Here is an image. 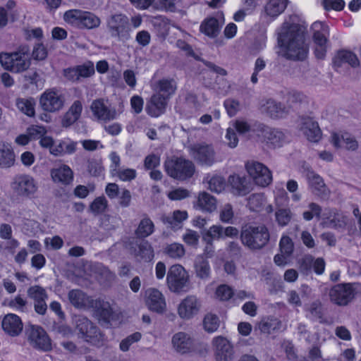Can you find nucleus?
Segmentation results:
<instances>
[{
  "mask_svg": "<svg viewBox=\"0 0 361 361\" xmlns=\"http://www.w3.org/2000/svg\"><path fill=\"white\" fill-rule=\"evenodd\" d=\"M306 26L298 16H291L277 30L279 54L290 60H303L308 54Z\"/></svg>",
  "mask_w": 361,
  "mask_h": 361,
  "instance_id": "obj_1",
  "label": "nucleus"
},
{
  "mask_svg": "<svg viewBox=\"0 0 361 361\" xmlns=\"http://www.w3.org/2000/svg\"><path fill=\"white\" fill-rule=\"evenodd\" d=\"M176 88V82L173 79L163 78L155 82L152 86L154 94L146 107L148 114L153 117L162 114Z\"/></svg>",
  "mask_w": 361,
  "mask_h": 361,
  "instance_id": "obj_2",
  "label": "nucleus"
},
{
  "mask_svg": "<svg viewBox=\"0 0 361 361\" xmlns=\"http://www.w3.org/2000/svg\"><path fill=\"white\" fill-rule=\"evenodd\" d=\"M0 63L4 69L12 73L25 71L31 64L30 48L24 46L14 52L0 53Z\"/></svg>",
  "mask_w": 361,
  "mask_h": 361,
  "instance_id": "obj_3",
  "label": "nucleus"
},
{
  "mask_svg": "<svg viewBox=\"0 0 361 361\" xmlns=\"http://www.w3.org/2000/svg\"><path fill=\"white\" fill-rule=\"evenodd\" d=\"M240 238L243 244L249 248L259 249L267 243L269 233L264 226H245L242 228Z\"/></svg>",
  "mask_w": 361,
  "mask_h": 361,
  "instance_id": "obj_4",
  "label": "nucleus"
},
{
  "mask_svg": "<svg viewBox=\"0 0 361 361\" xmlns=\"http://www.w3.org/2000/svg\"><path fill=\"white\" fill-rule=\"evenodd\" d=\"M166 284L170 291L179 293L189 289L190 276L180 264L171 266L166 274Z\"/></svg>",
  "mask_w": 361,
  "mask_h": 361,
  "instance_id": "obj_5",
  "label": "nucleus"
},
{
  "mask_svg": "<svg viewBox=\"0 0 361 361\" xmlns=\"http://www.w3.org/2000/svg\"><path fill=\"white\" fill-rule=\"evenodd\" d=\"M39 105L42 111L56 114L63 109L66 98L57 88H48L39 95Z\"/></svg>",
  "mask_w": 361,
  "mask_h": 361,
  "instance_id": "obj_6",
  "label": "nucleus"
},
{
  "mask_svg": "<svg viewBox=\"0 0 361 361\" xmlns=\"http://www.w3.org/2000/svg\"><path fill=\"white\" fill-rule=\"evenodd\" d=\"M92 118L99 123H107L115 120L119 112L111 106L107 99L103 98L94 99L90 105Z\"/></svg>",
  "mask_w": 361,
  "mask_h": 361,
  "instance_id": "obj_7",
  "label": "nucleus"
},
{
  "mask_svg": "<svg viewBox=\"0 0 361 361\" xmlns=\"http://www.w3.org/2000/svg\"><path fill=\"white\" fill-rule=\"evenodd\" d=\"M64 20L73 26L92 29L100 25V19L94 13L81 10H69L63 15Z\"/></svg>",
  "mask_w": 361,
  "mask_h": 361,
  "instance_id": "obj_8",
  "label": "nucleus"
},
{
  "mask_svg": "<svg viewBox=\"0 0 361 361\" xmlns=\"http://www.w3.org/2000/svg\"><path fill=\"white\" fill-rule=\"evenodd\" d=\"M165 169L171 177L180 180L191 177L195 172V166L191 161L175 157L166 161Z\"/></svg>",
  "mask_w": 361,
  "mask_h": 361,
  "instance_id": "obj_9",
  "label": "nucleus"
},
{
  "mask_svg": "<svg viewBox=\"0 0 361 361\" xmlns=\"http://www.w3.org/2000/svg\"><path fill=\"white\" fill-rule=\"evenodd\" d=\"M312 38L314 44V52L318 59H323L328 48L329 37V26L321 21H316L311 26Z\"/></svg>",
  "mask_w": 361,
  "mask_h": 361,
  "instance_id": "obj_10",
  "label": "nucleus"
},
{
  "mask_svg": "<svg viewBox=\"0 0 361 361\" xmlns=\"http://www.w3.org/2000/svg\"><path fill=\"white\" fill-rule=\"evenodd\" d=\"M245 169L255 185L265 188L271 183V171L262 163L255 161H247L245 164Z\"/></svg>",
  "mask_w": 361,
  "mask_h": 361,
  "instance_id": "obj_11",
  "label": "nucleus"
},
{
  "mask_svg": "<svg viewBox=\"0 0 361 361\" xmlns=\"http://www.w3.org/2000/svg\"><path fill=\"white\" fill-rule=\"evenodd\" d=\"M11 187L18 195L26 197L32 196L38 189L34 178L26 174L15 176L11 183Z\"/></svg>",
  "mask_w": 361,
  "mask_h": 361,
  "instance_id": "obj_12",
  "label": "nucleus"
},
{
  "mask_svg": "<svg viewBox=\"0 0 361 361\" xmlns=\"http://www.w3.org/2000/svg\"><path fill=\"white\" fill-rule=\"evenodd\" d=\"M360 286L357 284H338L329 293L331 300L337 305H345L355 296Z\"/></svg>",
  "mask_w": 361,
  "mask_h": 361,
  "instance_id": "obj_13",
  "label": "nucleus"
},
{
  "mask_svg": "<svg viewBox=\"0 0 361 361\" xmlns=\"http://www.w3.org/2000/svg\"><path fill=\"white\" fill-rule=\"evenodd\" d=\"M144 302L149 311L163 314L166 310V302L164 294L157 288L147 289L144 295Z\"/></svg>",
  "mask_w": 361,
  "mask_h": 361,
  "instance_id": "obj_14",
  "label": "nucleus"
},
{
  "mask_svg": "<svg viewBox=\"0 0 361 361\" xmlns=\"http://www.w3.org/2000/svg\"><path fill=\"white\" fill-rule=\"evenodd\" d=\"M77 329L86 341L94 345L100 346L103 344L104 336L98 331L96 326L86 318L79 319Z\"/></svg>",
  "mask_w": 361,
  "mask_h": 361,
  "instance_id": "obj_15",
  "label": "nucleus"
},
{
  "mask_svg": "<svg viewBox=\"0 0 361 361\" xmlns=\"http://www.w3.org/2000/svg\"><path fill=\"white\" fill-rule=\"evenodd\" d=\"M201 308L199 299L195 295H188L177 307V313L183 320H190L198 314Z\"/></svg>",
  "mask_w": 361,
  "mask_h": 361,
  "instance_id": "obj_16",
  "label": "nucleus"
},
{
  "mask_svg": "<svg viewBox=\"0 0 361 361\" xmlns=\"http://www.w3.org/2000/svg\"><path fill=\"white\" fill-rule=\"evenodd\" d=\"M27 335L33 347L44 351L51 349V340L42 327L31 326L27 330Z\"/></svg>",
  "mask_w": 361,
  "mask_h": 361,
  "instance_id": "obj_17",
  "label": "nucleus"
},
{
  "mask_svg": "<svg viewBox=\"0 0 361 361\" xmlns=\"http://www.w3.org/2000/svg\"><path fill=\"white\" fill-rule=\"evenodd\" d=\"M191 156L202 164L211 166L214 162L215 152L212 145L200 143L190 147Z\"/></svg>",
  "mask_w": 361,
  "mask_h": 361,
  "instance_id": "obj_18",
  "label": "nucleus"
},
{
  "mask_svg": "<svg viewBox=\"0 0 361 361\" xmlns=\"http://www.w3.org/2000/svg\"><path fill=\"white\" fill-rule=\"evenodd\" d=\"M212 346L216 361H231L233 355V346L228 339L223 336L214 337Z\"/></svg>",
  "mask_w": 361,
  "mask_h": 361,
  "instance_id": "obj_19",
  "label": "nucleus"
},
{
  "mask_svg": "<svg viewBox=\"0 0 361 361\" xmlns=\"http://www.w3.org/2000/svg\"><path fill=\"white\" fill-rule=\"evenodd\" d=\"M171 345L174 352L180 355L190 353L193 350V340L190 334L178 331L171 338Z\"/></svg>",
  "mask_w": 361,
  "mask_h": 361,
  "instance_id": "obj_20",
  "label": "nucleus"
},
{
  "mask_svg": "<svg viewBox=\"0 0 361 361\" xmlns=\"http://www.w3.org/2000/svg\"><path fill=\"white\" fill-rule=\"evenodd\" d=\"M78 143L68 137L55 141L52 137L51 146L46 149L54 157H61L65 154H72L77 149Z\"/></svg>",
  "mask_w": 361,
  "mask_h": 361,
  "instance_id": "obj_21",
  "label": "nucleus"
},
{
  "mask_svg": "<svg viewBox=\"0 0 361 361\" xmlns=\"http://www.w3.org/2000/svg\"><path fill=\"white\" fill-rule=\"evenodd\" d=\"M300 131L310 142H317L322 137V132L317 122L311 118H302L298 121Z\"/></svg>",
  "mask_w": 361,
  "mask_h": 361,
  "instance_id": "obj_22",
  "label": "nucleus"
},
{
  "mask_svg": "<svg viewBox=\"0 0 361 361\" xmlns=\"http://www.w3.org/2000/svg\"><path fill=\"white\" fill-rule=\"evenodd\" d=\"M26 132L29 135L30 141L39 140V145L42 148L46 149L51 146L52 137L47 135L46 126L42 125H31L27 128Z\"/></svg>",
  "mask_w": 361,
  "mask_h": 361,
  "instance_id": "obj_23",
  "label": "nucleus"
},
{
  "mask_svg": "<svg viewBox=\"0 0 361 361\" xmlns=\"http://www.w3.org/2000/svg\"><path fill=\"white\" fill-rule=\"evenodd\" d=\"M194 209L204 213H212L217 209V200L207 192H200L193 203Z\"/></svg>",
  "mask_w": 361,
  "mask_h": 361,
  "instance_id": "obj_24",
  "label": "nucleus"
},
{
  "mask_svg": "<svg viewBox=\"0 0 361 361\" xmlns=\"http://www.w3.org/2000/svg\"><path fill=\"white\" fill-rule=\"evenodd\" d=\"M1 326L6 334L11 336H17L23 331V324L17 314L9 313L4 316L1 322Z\"/></svg>",
  "mask_w": 361,
  "mask_h": 361,
  "instance_id": "obj_25",
  "label": "nucleus"
},
{
  "mask_svg": "<svg viewBox=\"0 0 361 361\" xmlns=\"http://www.w3.org/2000/svg\"><path fill=\"white\" fill-rule=\"evenodd\" d=\"M288 3L289 0H268L264 8V17L274 20L285 11Z\"/></svg>",
  "mask_w": 361,
  "mask_h": 361,
  "instance_id": "obj_26",
  "label": "nucleus"
},
{
  "mask_svg": "<svg viewBox=\"0 0 361 361\" xmlns=\"http://www.w3.org/2000/svg\"><path fill=\"white\" fill-rule=\"evenodd\" d=\"M330 142L337 149L355 150L358 146L356 140L347 133H333L331 135Z\"/></svg>",
  "mask_w": 361,
  "mask_h": 361,
  "instance_id": "obj_27",
  "label": "nucleus"
},
{
  "mask_svg": "<svg viewBox=\"0 0 361 361\" xmlns=\"http://www.w3.org/2000/svg\"><path fill=\"white\" fill-rule=\"evenodd\" d=\"M130 3L139 9H147L150 6L155 8L173 11L178 0H129Z\"/></svg>",
  "mask_w": 361,
  "mask_h": 361,
  "instance_id": "obj_28",
  "label": "nucleus"
},
{
  "mask_svg": "<svg viewBox=\"0 0 361 361\" xmlns=\"http://www.w3.org/2000/svg\"><path fill=\"white\" fill-rule=\"evenodd\" d=\"M128 18L121 14L113 16L108 22V27L112 36L123 37L128 32Z\"/></svg>",
  "mask_w": 361,
  "mask_h": 361,
  "instance_id": "obj_29",
  "label": "nucleus"
},
{
  "mask_svg": "<svg viewBox=\"0 0 361 361\" xmlns=\"http://www.w3.org/2000/svg\"><path fill=\"white\" fill-rule=\"evenodd\" d=\"M247 205L250 210L255 212L264 211L267 214L273 212L274 209L268 203L267 198L264 193L252 194L248 198Z\"/></svg>",
  "mask_w": 361,
  "mask_h": 361,
  "instance_id": "obj_30",
  "label": "nucleus"
},
{
  "mask_svg": "<svg viewBox=\"0 0 361 361\" xmlns=\"http://www.w3.org/2000/svg\"><path fill=\"white\" fill-rule=\"evenodd\" d=\"M188 217V214L185 210H175L169 214H161L160 219L168 227L176 230L181 228L183 221Z\"/></svg>",
  "mask_w": 361,
  "mask_h": 361,
  "instance_id": "obj_31",
  "label": "nucleus"
},
{
  "mask_svg": "<svg viewBox=\"0 0 361 361\" xmlns=\"http://www.w3.org/2000/svg\"><path fill=\"white\" fill-rule=\"evenodd\" d=\"M346 64L352 67H356L359 66L360 61L357 56L350 51L341 50L338 51L334 59L335 68L338 71L339 68Z\"/></svg>",
  "mask_w": 361,
  "mask_h": 361,
  "instance_id": "obj_32",
  "label": "nucleus"
},
{
  "mask_svg": "<svg viewBox=\"0 0 361 361\" xmlns=\"http://www.w3.org/2000/svg\"><path fill=\"white\" fill-rule=\"evenodd\" d=\"M82 111V102L79 100L73 102L68 111L61 118V126L64 128L71 126L80 118Z\"/></svg>",
  "mask_w": 361,
  "mask_h": 361,
  "instance_id": "obj_33",
  "label": "nucleus"
},
{
  "mask_svg": "<svg viewBox=\"0 0 361 361\" xmlns=\"http://www.w3.org/2000/svg\"><path fill=\"white\" fill-rule=\"evenodd\" d=\"M51 177L55 183L68 185L73 179V173L68 166L63 164L51 170Z\"/></svg>",
  "mask_w": 361,
  "mask_h": 361,
  "instance_id": "obj_34",
  "label": "nucleus"
},
{
  "mask_svg": "<svg viewBox=\"0 0 361 361\" xmlns=\"http://www.w3.org/2000/svg\"><path fill=\"white\" fill-rule=\"evenodd\" d=\"M264 142L273 147H281L286 142L285 134L278 129L266 127L262 130Z\"/></svg>",
  "mask_w": 361,
  "mask_h": 361,
  "instance_id": "obj_35",
  "label": "nucleus"
},
{
  "mask_svg": "<svg viewBox=\"0 0 361 361\" xmlns=\"http://www.w3.org/2000/svg\"><path fill=\"white\" fill-rule=\"evenodd\" d=\"M261 111L273 118H279L286 114L285 108L271 99L262 101Z\"/></svg>",
  "mask_w": 361,
  "mask_h": 361,
  "instance_id": "obj_36",
  "label": "nucleus"
},
{
  "mask_svg": "<svg viewBox=\"0 0 361 361\" xmlns=\"http://www.w3.org/2000/svg\"><path fill=\"white\" fill-rule=\"evenodd\" d=\"M196 276L201 280H208L211 275V267L208 260L202 255L197 256L194 263Z\"/></svg>",
  "mask_w": 361,
  "mask_h": 361,
  "instance_id": "obj_37",
  "label": "nucleus"
},
{
  "mask_svg": "<svg viewBox=\"0 0 361 361\" xmlns=\"http://www.w3.org/2000/svg\"><path fill=\"white\" fill-rule=\"evenodd\" d=\"M221 24L214 18L205 19L200 25V32L211 38L216 37L219 33Z\"/></svg>",
  "mask_w": 361,
  "mask_h": 361,
  "instance_id": "obj_38",
  "label": "nucleus"
},
{
  "mask_svg": "<svg viewBox=\"0 0 361 361\" xmlns=\"http://www.w3.org/2000/svg\"><path fill=\"white\" fill-rule=\"evenodd\" d=\"M16 105L18 110L30 118L35 116L36 102L34 98H18L16 99Z\"/></svg>",
  "mask_w": 361,
  "mask_h": 361,
  "instance_id": "obj_39",
  "label": "nucleus"
},
{
  "mask_svg": "<svg viewBox=\"0 0 361 361\" xmlns=\"http://www.w3.org/2000/svg\"><path fill=\"white\" fill-rule=\"evenodd\" d=\"M15 163V154L8 143L0 145V167L9 168Z\"/></svg>",
  "mask_w": 361,
  "mask_h": 361,
  "instance_id": "obj_40",
  "label": "nucleus"
},
{
  "mask_svg": "<svg viewBox=\"0 0 361 361\" xmlns=\"http://www.w3.org/2000/svg\"><path fill=\"white\" fill-rule=\"evenodd\" d=\"M204 181L208 185V189L216 193L222 192L226 187L224 178L219 174H208Z\"/></svg>",
  "mask_w": 361,
  "mask_h": 361,
  "instance_id": "obj_41",
  "label": "nucleus"
},
{
  "mask_svg": "<svg viewBox=\"0 0 361 361\" xmlns=\"http://www.w3.org/2000/svg\"><path fill=\"white\" fill-rule=\"evenodd\" d=\"M138 260L151 261L154 258V250L147 241L142 240L133 251Z\"/></svg>",
  "mask_w": 361,
  "mask_h": 361,
  "instance_id": "obj_42",
  "label": "nucleus"
},
{
  "mask_svg": "<svg viewBox=\"0 0 361 361\" xmlns=\"http://www.w3.org/2000/svg\"><path fill=\"white\" fill-rule=\"evenodd\" d=\"M245 179L238 175H231L228 178V183L231 188V192L237 195H245L248 189L246 187Z\"/></svg>",
  "mask_w": 361,
  "mask_h": 361,
  "instance_id": "obj_43",
  "label": "nucleus"
},
{
  "mask_svg": "<svg viewBox=\"0 0 361 361\" xmlns=\"http://www.w3.org/2000/svg\"><path fill=\"white\" fill-rule=\"evenodd\" d=\"M281 323L276 319L268 317L263 319L259 324L258 328L263 334H270L281 328Z\"/></svg>",
  "mask_w": 361,
  "mask_h": 361,
  "instance_id": "obj_44",
  "label": "nucleus"
},
{
  "mask_svg": "<svg viewBox=\"0 0 361 361\" xmlns=\"http://www.w3.org/2000/svg\"><path fill=\"white\" fill-rule=\"evenodd\" d=\"M223 238V226L221 225H212L202 233V240L205 243H213Z\"/></svg>",
  "mask_w": 361,
  "mask_h": 361,
  "instance_id": "obj_45",
  "label": "nucleus"
},
{
  "mask_svg": "<svg viewBox=\"0 0 361 361\" xmlns=\"http://www.w3.org/2000/svg\"><path fill=\"white\" fill-rule=\"evenodd\" d=\"M306 178L310 186L315 191L324 193L326 191L325 184L323 179L319 175L312 171H308L306 173Z\"/></svg>",
  "mask_w": 361,
  "mask_h": 361,
  "instance_id": "obj_46",
  "label": "nucleus"
},
{
  "mask_svg": "<svg viewBox=\"0 0 361 361\" xmlns=\"http://www.w3.org/2000/svg\"><path fill=\"white\" fill-rule=\"evenodd\" d=\"M275 221L279 226L284 227L291 221L293 213L289 208L276 207Z\"/></svg>",
  "mask_w": 361,
  "mask_h": 361,
  "instance_id": "obj_47",
  "label": "nucleus"
},
{
  "mask_svg": "<svg viewBox=\"0 0 361 361\" xmlns=\"http://www.w3.org/2000/svg\"><path fill=\"white\" fill-rule=\"evenodd\" d=\"M154 231V224L149 218L141 220L136 230V235L139 238H146Z\"/></svg>",
  "mask_w": 361,
  "mask_h": 361,
  "instance_id": "obj_48",
  "label": "nucleus"
},
{
  "mask_svg": "<svg viewBox=\"0 0 361 361\" xmlns=\"http://www.w3.org/2000/svg\"><path fill=\"white\" fill-rule=\"evenodd\" d=\"M71 303L76 307H85L89 302L88 297L79 290H73L68 293Z\"/></svg>",
  "mask_w": 361,
  "mask_h": 361,
  "instance_id": "obj_49",
  "label": "nucleus"
},
{
  "mask_svg": "<svg viewBox=\"0 0 361 361\" xmlns=\"http://www.w3.org/2000/svg\"><path fill=\"white\" fill-rule=\"evenodd\" d=\"M164 253L172 259H178L185 255V250L182 244L173 243L165 247Z\"/></svg>",
  "mask_w": 361,
  "mask_h": 361,
  "instance_id": "obj_50",
  "label": "nucleus"
},
{
  "mask_svg": "<svg viewBox=\"0 0 361 361\" xmlns=\"http://www.w3.org/2000/svg\"><path fill=\"white\" fill-rule=\"evenodd\" d=\"M274 199L276 207H281L288 203L289 197L282 183H276L274 190Z\"/></svg>",
  "mask_w": 361,
  "mask_h": 361,
  "instance_id": "obj_51",
  "label": "nucleus"
},
{
  "mask_svg": "<svg viewBox=\"0 0 361 361\" xmlns=\"http://www.w3.org/2000/svg\"><path fill=\"white\" fill-rule=\"evenodd\" d=\"M219 317L212 313L207 314L203 319L204 329L208 333L215 332L219 327Z\"/></svg>",
  "mask_w": 361,
  "mask_h": 361,
  "instance_id": "obj_52",
  "label": "nucleus"
},
{
  "mask_svg": "<svg viewBox=\"0 0 361 361\" xmlns=\"http://www.w3.org/2000/svg\"><path fill=\"white\" fill-rule=\"evenodd\" d=\"M279 249L281 253L292 255L294 250V243L292 239L286 235H283L279 242Z\"/></svg>",
  "mask_w": 361,
  "mask_h": 361,
  "instance_id": "obj_53",
  "label": "nucleus"
},
{
  "mask_svg": "<svg viewBox=\"0 0 361 361\" xmlns=\"http://www.w3.org/2000/svg\"><path fill=\"white\" fill-rule=\"evenodd\" d=\"M137 172L135 169L122 168L119 169L114 173V176H117L122 181H130L135 178Z\"/></svg>",
  "mask_w": 361,
  "mask_h": 361,
  "instance_id": "obj_54",
  "label": "nucleus"
},
{
  "mask_svg": "<svg viewBox=\"0 0 361 361\" xmlns=\"http://www.w3.org/2000/svg\"><path fill=\"white\" fill-rule=\"evenodd\" d=\"M108 202L104 197H97L90 204V210L94 214H101L107 208Z\"/></svg>",
  "mask_w": 361,
  "mask_h": 361,
  "instance_id": "obj_55",
  "label": "nucleus"
},
{
  "mask_svg": "<svg viewBox=\"0 0 361 361\" xmlns=\"http://www.w3.org/2000/svg\"><path fill=\"white\" fill-rule=\"evenodd\" d=\"M27 294L30 298L35 300V302L45 300L47 298L44 289L37 286L30 287L27 290Z\"/></svg>",
  "mask_w": 361,
  "mask_h": 361,
  "instance_id": "obj_56",
  "label": "nucleus"
},
{
  "mask_svg": "<svg viewBox=\"0 0 361 361\" xmlns=\"http://www.w3.org/2000/svg\"><path fill=\"white\" fill-rule=\"evenodd\" d=\"M320 4L325 10L341 11L345 6L343 0H320Z\"/></svg>",
  "mask_w": 361,
  "mask_h": 361,
  "instance_id": "obj_57",
  "label": "nucleus"
},
{
  "mask_svg": "<svg viewBox=\"0 0 361 361\" xmlns=\"http://www.w3.org/2000/svg\"><path fill=\"white\" fill-rule=\"evenodd\" d=\"M303 262L305 264L312 263L314 271L317 274H322L324 271L325 262L322 258H317L314 260L311 256H307L304 258Z\"/></svg>",
  "mask_w": 361,
  "mask_h": 361,
  "instance_id": "obj_58",
  "label": "nucleus"
},
{
  "mask_svg": "<svg viewBox=\"0 0 361 361\" xmlns=\"http://www.w3.org/2000/svg\"><path fill=\"white\" fill-rule=\"evenodd\" d=\"M26 304V300L20 295H17L14 298L6 301L7 306L15 310L21 312L24 311Z\"/></svg>",
  "mask_w": 361,
  "mask_h": 361,
  "instance_id": "obj_59",
  "label": "nucleus"
},
{
  "mask_svg": "<svg viewBox=\"0 0 361 361\" xmlns=\"http://www.w3.org/2000/svg\"><path fill=\"white\" fill-rule=\"evenodd\" d=\"M79 77L87 78L94 73V66L92 62L87 61L82 65L75 67Z\"/></svg>",
  "mask_w": 361,
  "mask_h": 361,
  "instance_id": "obj_60",
  "label": "nucleus"
},
{
  "mask_svg": "<svg viewBox=\"0 0 361 361\" xmlns=\"http://www.w3.org/2000/svg\"><path fill=\"white\" fill-rule=\"evenodd\" d=\"M215 295L220 300H228L233 295V291L230 286L221 285L216 288Z\"/></svg>",
  "mask_w": 361,
  "mask_h": 361,
  "instance_id": "obj_61",
  "label": "nucleus"
},
{
  "mask_svg": "<svg viewBox=\"0 0 361 361\" xmlns=\"http://www.w3.org/2000/svg\"><path fill=\"white\" fill-rule=\"evenodd\" d=\"M87 169L89 173L94 176H100L104 173V167L100 160L90 161Z\"/></svg>",
  "mask_w": 361,
  "mask_h": 361,
  "instance_id": "obj_62",
  "label": "nucleus"
},
{
  "mask_svg": "<svg viewBox=\"0 0 361 361\" xmlns=\"http://www.w3.org/2000/svg\"><path fill=\"white\" fill-rule=\"evenodd\" d=\"M141 338V334L139 332L134 333L130 336H128L126 338L121 341L120 343V349L123 351H128L129 350L130 346L140 341Z\"/></svg>",
  "mask_w": 361,
  "mask_h": 361,
  "instance_id": "obj_63",
  "label": "nucleus"
},
{
  "mask_svg": "<svg viewBox=\"0 0 361 361\" xmlns=\"http://www.w3.org/2000/svg\"><path fill=\"white\" fill-rule=\"evenodd\" d=\"M200 235L197 231L187 230L183 235V240L188 245L196 247L199 243Z\"/></svg>",
  "mask_w": 361,
  "mask_h": 361,
  "instance_id": "obj_64",
  "label": "nucleus"
}]
</instances>
